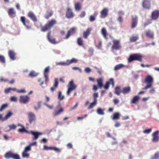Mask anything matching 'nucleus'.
Instances as JSON below:
<instances>
[{"label":"nucleus","mask_w":159,"mask_h":159,"mask_svg":"<svg viewBox=\"0 0 159 159\" xmlns=\"http://www.w3.org/2000/svg\"><path fill=\"white\" fill-rule=\"evenodd\" d=\"M146 37L151 39H153L154 37V34L150 30H148L144 32Z\"/></svg>","instance_id":"nucleus-24"},{"label":"nucleus","mask_w":159,"mask_h":159,"mask_svg":"<svg viewBox=\"0 0 159 159\" xmlns=\"http://www.w3.org/2000/svg\"><path fill=\"white\" fill-rule=\"evenodd\" d=\"M11 88H8L4 90V92L6 93H9L11 91Z\"/></svg>","instance_id":"nucleus-60"},{"label":"nucleus","mask_w":159,"mask_h":159,"mask_svg":"<svg viewBox=\"0 0 159 159\" xmlns=\"http://www.w3.org/2000/svg\"><path fill=\"white\" fill-rule=\"evenodd\" d=\"M64 96L62 95V93L61 91L58 92V98L60 101H61L64 99Z\"/></svg>","instance_id":"nucleus-40"},{"label":"nucleus","mask_w":159,"mask_h":159,"mask_svg":"<svg viewBox=\"0 0 159 159\" xmlns=\"http://www.w3.org/2000/svg\"><path fill=\"white\" fill-rule=\"evenodd\" d=\"M74 14L71 9L69 8L67 9V11L66 14V16L68 18H71L74 16Z\"/></svg>","instance_id":"nucleus-14"},{"label":"nucleus","mask_w":159,"mask_h":159,"mask_svg":"<svg viewBox=\"0 0 159 159\" xmlns=\"http://www.w3.org/2000/svg\"><path fill=\"white\" fill-rule=\"evenodd\" d=\"M110 85V82L109 81H107L105 84L104 87L106 89H108Z\"/></svg>","instance_id":"nucleus-52"},{"label":"nucleus","mask_w":159,"mask_h":159,"mask_svg":"<svg viewBox=\"0 0 159 159\" xmlns=\"http://www.w3.org/2000/svg\"><path fill=\"white\" fill-rule=\"evenodd\" d=\"M153 81V79L151 76L148 75L147 76L145 79V83L148 84L142 89L145 90L150 88L152 86Z\"/></svg>","instance_id":"nucleus-3"},{"label":"nucleus","mask_w":159,"mask_h":159,"mask_svg":"<svg viewBox=\"0 0 159 159\" xmlns=\"http://www.w3.org/2000/svg\"><path fill=\"white\" fill-rule=\"evenodd\" d=\"M0 80L1 81L4 82H7L8 81V79H4L3 77H1Z\"/></svg>","instance_id":"nucleus-62"},{"label":"nucleus","mask_w":159,"mask_h":159,"mask_svg":"<svg viewBox=\"0 0 159 159\" xmlns=\"http://www.w3.org/2000/svg\"><path fill=\"white\" fill-rule=\"evenodd\" d=\"M67 87L68 88V90L67 94L68 95H69L71 91L75 89L77 87V85L75 84L73 80H72L69 82L67 85Z\"/></svg>","instance_id":"nucleus-4"},{"label":"nucleus","mask_w":159,"mask_h":159,"mask_svg":"<svg viewBox=\"0 0 159 159\" xmlns=\"http://www.w3.org/2000/svg\"><path fill=\"white\" fill-rule=\"evenodd\" d=\"M159 16V11L158 10L154 11L152 12L151 15V18L152 20H156L157 19Z\"/></svg>","instance_id":"nucleus-19"},{"label":"nucleus","mask_w":159,"mask_h":159,"mask_svg":"<svg viewBox=\"0 0 159 159\" xmlns=\"http://www.w3.org/2000/svg\"><path fill=\"white\" fill-rule=\"evenodd\" d=\"M51 31L48 32L47 34V38L49 41L51 43L55 44L57 43L55 38H52L51 37Z\"/></svg>","instance_id":"nucleus-13"},{"label":"nucleus","mask_w":159,"mask_h":159,"mask_svg":"<svg viewBox=\"0 0 159 159\" xmlns=\"http://www.w3.org/2000/svg\"><path fill=\"white\" fill-rule=\"evenodd\" d=\"M97 103V102L96 101H94L93 100V102L91 103L89 105V106L88 107V109H90V108H92L94 106H95Z\"/></svg>","instance_id":"nucleus-42"},{"label":"nucleus","mask_w":159,"mask_h":159,"mask_svg":"<svg viewBox=\"0 0 159 159\" xmlns=\"http://www.w3.org/2000/svg\"><path fill=\"white\" fill-rule=\"evenodd\" d=\"M58 82L57 79H55L54 80V83L53 86L50 88V90L52 93H53L56 89L58 86Z\"/></svg>","instance_id":"nucleus-23"},{"label":"nucleus","mask_w":159,"mask_h":159,"mask_svg":"<svg viewBox=\"0 0 159 159\" xmlns=\"http://www.w3.org/2000/svg\"><path fill=\"white\" fill-rule=\"evenodd\" d=\"M131 88L129 86L125 87L123 88L121 91V93L124 94H127L131 91Z\"/></svg>","instance_id":"nucleus-26"},{"label":"nucleus","mask_w":159,"mask_h":159,"mask_svg":"<svg viewBox=\"0 0 159 159\" xmlns=\"http://www.w3.org/2000/svg\"><path fill=\"white\" fill-rule=\"evenodd\" d=\"M52 150H54L58 152H61V150L60 149L55 147H52Z\"/></svg>","instance_id":"nucleus-59"},{"label":"nucleus","mask_w":159,"mask_h":159,"mask_svg":"<svg viewBox=\"0 0 159 159\" xmlns=\"http://www.w3.org/2000/svg\"><path fill=\"white\" fill-rule=\"evenodd\" d=\"M124 66L122 64H119L116 65L114 67V70H118L122 68Z\"/></svg>","instance_id":"nucleus-36"},{"label":"nucleus","mask_w":159,"mask_h":159,"mask_svg":"<svg viewBox=\"0 0 159 159\" xmlns=\"http://www.w3.org/2000/svg\"><path fill=\"white\" fill-rule=\"evenodd\" d=\"M27 16L33 21L36 22L38 20L36 16L35 15L34 13L32 11L29 12Z\"/></svg>","instance_id":"nucleus-17"},{"label":"nucleus","mask_w":159,"mask_h":159,"mask_svg":"<svg viewBox=\"0 0 159 159\" xmlns=\"http://www.w3.org/2000/svg\"><path fill=\"white\" fill-rule=\"evenodd\" d=\"M50 70V67L49 66L47 67L45 69L44 71V75H48Z\"/></svg>","instance_id":"nucleus-47"},{"label":"nucleus","mask_w":159,"mask_h":159,"mask_svg":"<svg viewBox=\"0 0 159 159\" xmlns=\"http://www.w3.org/2000/svg\"><path fill=\"white\" fill-rule=\"evenodd\" d=\"M57 23V21L54 19L48 21L44 26L41 27V30L43 32H45L50 30Z\"/></svg>","instance_id":"nucleus-1"},{"label":"nucleus","mask_w":159,"mask_h":159,"mask_svg":"<svg viewBox=\"0 0 159 159\" xmlns=\"http://www.w3.org/2000/svg\"><path fill=\"white\" fill-rule=\"evenodd\" d=\"M159 133V131H157L152 134L153 138L152 141L153 142H157L159 140V136H158V134Z\"/></svg>","instance_id":"nucleus-20"},{"label":"nucleus","mask_w":159,"mask_h":159,"mask_svg":"<svg viewBox=\"0 0 159 159\" xmlns=\"http://www.w3.org/2000/svg\"><path fill=\"white\" fill-rule=\"evenodd\" d=\"M87 116V114H86L85 115H84L83 116V117H78L77 118V119L78 120H82L83 119H84V118H85V117H86Z\"/></svg>","instance_id":"nucleus-63"},{"label":"nucleus","mask_w":159,"mask_h":159,"mask_svg":"<svg viewBox=\"0 0 159 159\" xmlns=\"http://www.w3.org/2000/svg\"><path fill=\"white\" fill-rule=\"evenodd\" d=\"M8 126L10 128V130H11L12 129L14 130L17 127V126L15 125H9Z\"/></svg>","instance_id":"nucleus-50"},{"label":"nucleus","mask_w":159,"mask_h":159,"mask_svg":"<svg viewBox=\"0 0 159 159\" xmlns=\"http://www.w3.org/2000/svg\"><path fill=\"white\" fill-rule=\"evenodd\" d=\"M103 78H100L97 79L96 80L98 85L99 87L101 89L103 86Z\"/></svg>","instance_id":"nucleus-27"},{"label":"nucleus","mask_w":159,"mask_h":159,"mask_svg":"<svg viewBox=\"0 0 159 159\" xmlns=\"http://www.w3.org/2000/svg\"><path fill=\"white\" fill-rule=\"evenodd\" d=\"M74 7L76 11H80L82 9V5L80 2H78L74 4Z\"/></svg>","instance_id":"nucleus-28"},{"label":"nucleus","mask_w":159,"mask_h":159,"mask_svg":"<svg viewBox=\"0 0 159 159\" xmlns=\"http://www.w3.org/2000/svg\"><path fill=\"white\" fill-rule=\"evenodd\" d=\"M8 55L10 58L12 60H15L16 59V53L12 50H10L8 52Z\"/></svg>","instance_id":"nucleus-22"},{"label":"nucleus","mask_w":159,"mask_h":159,"mask_svg":"<svg viewBox=\"0 0 159 159\" xmlns=\"http://www.w3.org/2000/svg\"><path fill=\"white\" fill-rule=\"evenodd\" d=\"M93 99L94 101H97V98L98 97V93H95L93 94Z\"/></svg>","instance_id":"nucleus-45"},{"label":"nucleus","mask_w":159,"mask_h":159,"mask_svg":"<svg viewBox=\"0 0 159 159\" xmlns=\"http://www.w3.org/2000/svg\"><path fill=\"white\" fill-rule=\"evenodd\" d=\"M92 30V29L91 28H88L86 31H84L83 33V37L85 39H86L88 38V36L91 34V31Z\"/></svg>","instance_id":"nucleus-18"},{"label":"nucleus","mask_w":159,"mask_h":159,"mask_svg":"<svg viewBox=\"0 0 159 159\" xmlns=\"http://www.w3.org/2000/svg\"><path fill=\"white\" fill-rule=\"evenodd\" d=\"M28 132V134H31L32 135L33 140H36L39 138L40 135L43 134L42 133L33 131H31Z\"/></svg>","instance_id":"nucleus-8"},{"label":"nucleus","mask_w":159,"mask_h":159,"mask_svg":"<svg viewBox=\"0 0 159 159\" xmlns=\"http://www.w3.org/2000/svg\"><path fill=\"white\" fill-rule=\"evenodd\" d=\"M69 64H71L73 63H76L77 62V60L75 58H72L70 60H68L67 61Z\"/></svg>","instance_id":"nucleus-43"},{"label":"nucleus","mask_w":159,"mask_h":159,"mask_svg":"<svg viewBox=\"0 0 159 159\" xmlns=\"http://www.w3.org/2000/svg\"><path fill=\"white\" fill-rule=\"evenodd\" d=\"M64 109L61 107L60 104H59L55 108L53 115L55 116H58L64 111Z\"/></svg>","instance_id":"nucleus-7"},{"label":"nucleus","mask_w":159,"mask_h":159,"mask_svg":"<svg viewBox=\"0 0 159 159\" xmlns=\"http://www.w3.org/2000/svg\"><path fill=\"white\" fill-rule=\"evenodd\" d=\"M120 114L119 113L116 112L114 114L112 118V119L113 120H118L120 118Z\"/></svg>","instance_id":"nucleus-37"},{"label":"nucleus","mask_w":159,"mask_h":159,"mask_svg":"<svg viewBox=\"0 0 159 159\" xmlns=\"http://www.w3.org/2000/svg\"><path fill=\"white\" fill-rule=\"evenodd\" d=\"M142 6L143 8L149 9L151 7L150 1L149 0H143L142 3Z\"/></svg>","instance_id":"nucleus-16"},{"label":"nucleus","mask_w":159,"mask_h":159,"mask_svg":"<svg viewBox=\"0 0 159 159\" xmlns=\"http://www.w3.org/2000/svg\"><path fill=\"white\" fill-rule=\"evenodd\" d=\"M30 99L29 97L24 95L20 97L19 101L21 103L26 104L29 102Z\"/></svg>","instance_id":"nucleus-10"},{"label":"nucleus","mask_w":159,"mask_h":159,"mask_svg":"<svg viewBox=\"0 0 159 159\" xmlns=\"http://www.w3.org/2000/svg\"><path fill=\"white\" fill-rule=\"evenodd\" d=\"M0 62L2 63H5V59L4 56L0 55Z\"/></svg>","instance_id":"nucleus-46"},{"label":"nucleus","mask_w":159,"mask_h":159,"mask_svg":"<svg viewBox=\"0 0 159 159\" xmlns=\"http://www.w3.org/2000/svg\"><path fill=\"white\" fill-rule=\"evenodd\" d=\"M151 23V21L150 20H148L147 21L145 22L144 24V26L146 27L147 26L150 24Z\"/></svg>","instance_id":"nucleus-54"},{"label":"nucleus","mask_w":159,"mask_h":159,"mask_svg":"<svg viewBox=\"0 0 159 159\" xmlns=\"http://www.w3.org/2000/svg\"><path fill=\"white\" fill-rule=\"evenodd\" d=\"M85 15V12L84 11H82L80 15V16L81 18L84 17Z\"/></svg>","instance_id":"nucleus-61"},{"label":"nucleus","mask_w":159,"mask_h":159,"mask_svg":"<svg viewBox=\"0 0 159 159\" xmlns=\"http://www.w3.org/2000/svg\"><path fill=\"white\" fill-rule=\"evenodd\" d=\"M113 44L112 48L116 50H120L121 48L119 40H113Z\"/></svg>","instance_id":"nucleus-9"},{"label":"nucleus","mask_w":159,"mask_h":159,"mask_svg":"<svg viewBox=\"0 0 159 159\" xmlns=\"http://www.w3.org/2000/svg\"><path fill=\"white\" fill-rule=\"evenodd\" d=\"M131 23V28H134L136 27L138 22V17L136 16H132Z\"/></svg>","instance_id":"nucleus-12"},{"label":"nucleus","mask_w":159,"mask_h":159,"mask_svg":"<svg viewBox=\"0 0 159 159\" xmlns=\"http://www.w3.org/2000/svg\"><path fill=\"white\" fill-rule=\"evenodd\" d=\"M18 126H20L22 127L21 129H18V131L19 132L21 133H23L25 132L28 134V132H29V131L26 130L25 129V127L23 125L20 124H18Z\"/></svg>","instance_id":"nucleus-30"},{"label":"nucleus","mask_w":159,"mask_h":159,"mask_svg":"<svg viewBox=\"0 0 159 159\" xmlns=\"http://www.w3.org/2000/svg\"><path fill=\"white\" fill-rule=\"evenodd\" d=\"M11 100L12 101L16 102L17 100V99L15 97H12L11 98Z\"/></svg>","instance_id":"nucleus-64"},{"label":"nucleus","mask_w":159,"mask_h":159,"mask_svg":"<svg viewBox=\"0 0 159 159\" xmlns=\"http://www.w3.org/2000/svg\"><path fill=\"white\" fill-rule=\"evenodd\" d=\"M101 33L104 38L105 39H107L108 33L105 28H102Z\"/></svg>","instance_id":"nucleus-29"},{"label":"nucleus","mask_w":159,"mask_h":159,"mask_svg":"<svg viewBox=\"0 0 159 159\" xmlns=\"http://www.w3.org/2000/svg\"><path fill=\"white\" fill-rule=\"evenodd\" d=\"M143 57V56L140 53H135L131 54L128 58L129 62H131L134 61H137L141 62Z\"/></svg>","instance_id":"nucleus-2"},{"label":"nucleus","mask_w":159,"mask_h":159,"mask_svg":"<svg viewBox=\"0 0 159 159\" xmlns=\"http://www.w3.org/2000/svg\"><path fill=\"white\" fill-rule=\"evenodd\" d=\"M5 157L7 159L11 158L13 159H20L19 155L10 152H7L5 155Z\"/></svg>","instance_id":"nucleus-5"},{"label":"nucleus","mask_w":159,"mask_h":159,"mask_svg":"<svg viewBox=\"0 0 159 159\" xmlns=\"http://www.w3.org/2000/svg\"><path fill=\"white\" fill-rule=\"evenodd\" d=\"M77 42L79 46H82L83 45V41L81 38H78V39Z\"/></svg>","instance_id":"nucleus-39"},{"label":"nucleus","mask_w":159,"mask_h":159,"mask_svg":"<svg viewBox=\"0 0 159 159\" xmlns=\"http://www.w3.org/2000/svg\"><path fill=\"white\" fill-rule=\"evenodd\" d=\"M9 16L11 17H14L16 16V11L13 8H10L8 11Z\"/></svg>","instance_id":"nucleus-21"},{"label":"nucleus","mask_w":159,"mask_h":159,"mask_svg":"<svg viewBox=\"0 0 159 159\" xmlns=\"http://www.w3.org/2000/svg\"><path fill=\"white\" fill-rule=\"evenodd\" d=\"M8 106V104H3L0 108V111H2L4 109L6 108Z\"/></svg>","instance_id":"nucleus-49"},{"label":"nucleus","mask_w":159,"mask_h":159,"mask_svg":"<svg viewBox=\"0 0 159 159\" xmlns=\"http://www.w3.org/2000/svg\"><path fill=\"white\" fill-rule=\"evenodd\" d=\"M29 122L31 124L35 121L36 120V117L34 114L32 112H30L28 113Z\"/></svg>","instance_id":"nucleus-11"},{"label":"nucleus","mask_w":159,"mask_h":159,"mask_svg":"<svg viewBox=\"0 0 159 159\" xmlns=\"http://www.w3.org/2000/svg\"><path fill=\"white\" fill-rule=\"evenodd\" d=\"M97 112L98 114L100 115H103L104 114V110L102 109L98 108L97 110Z\"/></svg>","instance_id":"nucleus-38"},{"label":"nucleus","mask_w":159,"mask_h":159,"mask_svg":"<svg viewBox=\"0 0 159 159\" xmlns=\"http://www.w3.org/2000/svg\"><path fill=\"white\" fill-rule=\"evenodd\" d=\"M159 159V152L156 153L154 155L152 156L151 159Z\"/></svg>","instance_id":"nucleus-44"},{"label":"nucleus","mask_w":159,"mask_h":159,"mask_svg":"<svg viewBox=\"0 0 159 159\" xmlns=\"http://www.w3.org/2000/svg\"><path fill=\"white\" fill-rule=\"evenodd\" d=\"M38 75V74L35 73L34 71H31L29 74V75L31 77H36Z\"/></svg>","instance_id":"nucleus-48"},{"label":"nucleus","mask_w":159,"mask_h":159,"mask_svg":"<svg viewBox=\"0 0 159 159\" xmlns=\"http://www.w3.org/2000/svg\"><path fill=\"white\" fill-rule=\"evenodd\" d=\"M20 21L27 29H30L31 28V26L30 25V20H26V18L24 16H22L20 17Z\"/></svg>","instance_id":"nucleus-6"},{"label":"nucleus","mask_w":159,"mask_h":159,"mask_svg":"<svg viewBox=\"0 0 159 159\" xmlns=\"http://www.w3.org/2000/svg\"><path fill=\"white\" fill-rule=\"evenodd\" d=\"M52 147H48L46 145H44L43 146V149L44 150H52Z\"/></svg>","instance_id":"nucleus-51"},{"label":"nucleus","mask_w":159,"mask_h":159,"mask_svg":"<svg viewBox=\"0 0 159 159\" xmlns=\"http://www.w3.org/2000/svg\"><path fill=\"white\" fill-rule=\"evenodd\" d=\"M31 150V148L30 147V146H28L25 147L24 150V151H25L26 152H28Z\"/></svg>","instance_id":"nucleus-53"},{"label":"nucleus","mask_w":159,"mask_h":159,"mask_svg":"<svg viewBox=\"0 0 159 159\" xmlns=\"http://www.w3.org/2000/svg\"><path fill=\"white\" fill-rule=\"evenodd\" d=\"M27 152L23 151L22 153V156L23 158H28L29 157L30 154L29 153H27Z\"/></svg>","instance_id":"nucleus-41"},{"label":"nucleus","mask_w":159,"mask_h":159,"mask_svg":"<svg viewBox=\"0 0 159 159\" xmlns=\"http://www.w3.org/2000/svg\"><path fill=\"white\" fill-rule=\"evenodd\" d=\"M89 20L90 21L93 22L95 20V17L92 15L90 16L89 18Z\"/></svg>","instance_id":"nucleus-55"},{"label":"nucleus","mask_w":159,"mask_h":159,"mask_svg":"<svg viewBox=\"0 0 159 159\" xmlns=\"http://www.w3.org/2000/svg\"><path fill=\"white\" fill-rule=\"evenodd\" d=\"M41 102H39L38 103V107H34V108L35 110H37L39 108H40L41 107Z\"/></svg>","instance_id":"nucleus-57"},{"label":"nucleus","mask_w":159,"mask_h":159,"mask_svg":"<svg viewBox=\"0 0 159 159\" xmlns=\"http://www.w3.org/2000/svg\"><path fill=\"white\" fill-rule=\"evenodd\" d=\"M53 14V12L52 11H47L46 14L44 16V17L45 19H48Z\"/></svg>","instance_id":"nucleus-32"},{"label":"nucleus","mask_w":159,"mask_h":159,"mask_svg":"<svg viewBox=\"0 0 159 159\" xmlns=\"http://www.w3.org/2000/svg\"><path fill=\"white\" fill-rule=\"evenodd\" d=\"M139 39V37L138 35L136 36H132L129 38V40L131 42H135Z\"/></svg>","instance_id":"nucleus-34"},{"label":"nucleus","mask_w":159,"mask_h":159,"mask_svg":"<svg viewBox=\"0 0 159 159\" xmlns=\"http://www.w3.org/2000/svg\"><path fill=\"white\" fill-rule=\"evenodd\" d=\"M120 87V86L116 87L115 88V93L118 95H120L121 93Z\"/></svg>","instance_id":"nucleus-33"},{"label":"nucleus","mask_w":159,"mask_h":159,"mask_svg":"<svg viewBox=\"0 0 159 159\" xmlns=\"http://www.w3.org/2000/svg\"><path fill=\"white\" fill-rule=\"evenodd\" d=\"M85 72L87 73H89L91 72V70L89 67H87L85 68L84 70Z\"/></svg>","instance_id":"nucleus-58"},{"label":"nucleus","mask_w":159,"mask_h":159,"mask_svg":"<svg viewBox=\"0 0 159 159\" xmlns=\"http://www.w3.org/2000/svg\"><path fill=\"white\" fill-rule=\"evenodd\" d=\"M76 31V28L75 27L72 28L70 29L68 32L67 34L66 35L65 38V39H68L70 35L73 34L75 33Z\"/></svg>","instance_id":"nucleus-15"},{"label":"nucleus","mask_w":159,"mask_h":159,"mask_svg":"<svg viewBox=\"0 0 159 159\" xmlns=\"http://www.w3.org/2000/svg\"><path fill=\"white\" fill-rule=\"evenodd\" d=\"M139 97L138 96H135L132 100L131 103H135L139 100Z\"/></svg>","instance_id":"nucleus-35"},{"label":"nucleus","mask_w":159,"mask_h":159,"mask_svg":"<svg viewBox=\"0 0 159 159\" xmlns=\"http://www.w3.org/2000/svg\"><path fill=\"white\" fill-rule=\"evenodd\" d=\"M13 113L11 111L8 112L5 116V117L2 118V121L7 120L12 115Z\"/></svg>","instance_id":"nucleus-31"},{"label":"nucleus","mask_w":159,"mask_h":159,"mask_svg":"<svg viewBox=\"0 0 159 159\" xmlns=\"http://www.w3.org/2000/svg\"><path fill=\"white\" fill-rule=\"evenodd\" d=\"M108 10L107 8L103 9L101 12L100 17L102 18L106 17L108 15Z\"/></svg>","instance_id":"nucleus-25"},{"label":"nucleus","mask_w":159,"mask_h":159,"mask_svg":"<svg viewBox=\"0 0 159 159\" xmlns=\"http://www.w3.org/2000/svg\"><path fill=\"white\" fill-rule=\"evenodd\" d=\"M152 131V129L150 128L148 129H146L143 131V133L145 134H149Z\"/></svg>","instance_id":"nucleus-56"}]
</instances>
